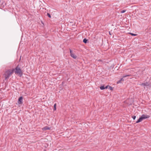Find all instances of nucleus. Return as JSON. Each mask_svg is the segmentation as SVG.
Listing matches in <instances>:
<instances>
[{"mask_svg":"<svg viewBox=\"0 0 151 151\" xmlns=\"http://www.w3.org/2000/svg\"><path fill=\"white\" fill-rule=\"evenodd\" d=\"M130 76V75H124L123 76V77L125 78V77H127V76Z\"/></svg>","mask_w":151,"mask_h":151,"instance_id":"11","label":"nucleus"},{"mask_svg":"<svg viewBox=\"0 0 151 151\" xmlns=\"http://www.w3.org/2000/svg\"><path fill=\"white\" fill-rule=\"evenodd\" d=\"M121 81H122L121 80H120L119 81L117 82V83H120L121 82Z\"/></svg>","mask_w":151,"mask_h":151,"instance_id":"19","label":"nucleus"},{"mask_svg":"<svg viewBox=\"0 0 151 151\" xmlns=\"http://www.w3.org/2000/svg\"><path fill=\"white\" fill-rule=\"evenodd\" d=\"M23 99V98L22 96H21L19 98L18 101V103L19 104H22Z\"/></svg>","mask_w":151,"mask_h":151,"instance_id":"5","label":"nucleus"},{"mask_svg":"<svg viewBox=\"0 0 151 151\" xmlns=\"http://www.w3.org/2000/svg\"><path fill=\"white\" fill-rule=\"evenodd\" d=\"M109 34H110V35H111V34H110V32H109Z\"/></svg>","mask_w":151,"mask_h":151,"instance_id":"22","label":"nucleus"},{"mask_svg":"<svg viewBox=\"0 0 151 151\" xmlns=\"http://www.w3.org/2000/svg\"><path fill=\"white\" fill-rule=\"evenodd\" d=\"M109 89L111 91H112L113 90V88L110 86H109Z\"/></svg>","mask_w":151,"mask_h":151,"instance_id":"12","label":"nucleus"},{"mask_svg":"<svg viewBox=\"0 0 151 151\" xmlns=\"http://www.w3.org/2000/svg\"><path fill=\"white\" fill-rule=\"evenodd\" d=\"M100 88L101 90H103L105 89V87L104 86L100 87Z\"/></svg>","mask_w":151,"mask_h":151,"instance_id":"8","label":"nucleus"},{"mask_svg":"<svg viewBox=\"0 0 151 151\" xmlns=\"http://www.w3.org/2000/svg\"><path fill=\"white\" fill-rule=\"evenodd\" d=\"M54 110H55L56 109V104H55L54 105Z\"/></svg>","mask_w":151,"mask_h":151,"instance_id":"14","label":"nucleus"},{"mask_svg":"<svg viewBox=\"0 0 151 151\" xmlns=\"http://www.w3.org/2000/svg\"><path fill=\"white\" fill-rule=\"evenodd\" d=\"M14 69H15V73L16 74H19L21 75H22V73L21 69L19 67L18 65Z\"/></svg>","mask_w":151,"mask_h":151,"instance_id":"3","label":"nucleus"},{"mask_svg":"<svg viewBox=\"0 0 151 151\" xmlns=\"http://www.w3.org/2000/svg\"><path fill=\"white\" fill-rule=\"evenodd\" d=\"M126 11H127L126 10H122V11H121L120 12V13H123L125 12Z\"/></svg>","mask_w":151,"mask_h":151,"instance_id":"10","label":"nucleus"},{"mask_svg":"<svg viewBox=\"0 0 151 151\" xmlns=\"http://www.w3.org/2000/svg\"><path fill=\"white\" fill-rule=\"evenodd\" d=\"M47 15L50 18H51V16L50 15V14L49 13H47Z\"/></svg>","mask_w":151,"mask_h":151,"instance_id":"13","label":"nucleus"},{"mask_svg":"<svg viewBox=\"0 0 151 151\" xmlns=\"http://www.w3.org/2000/svg\"><path fill=\"white\" fill-rule=\"evenodd\" d=\"M43 130H50V128L47 126H45L42 129Z\"/></svg>","mask_w":151,"mask_h":151,"instance_id":"6","label":"nucleus"},{"mask_svg":"<svg viewBox=\"0 0 151 151\" xmlns=\"http://www.w3.org/2000/svg\"><path fill=\"white\" fill-rule=\"evenodd\" d=\"M132 117L134 120L136 118V116H132Z\"/></svg>","mask_w":151,"mask_h":151,"instance_id":"16","label":"nucleus"},{"mask_svg":"<svg viewBox=\"0 0 151 151\" xmlns=\"http://www.w3.org/2000/svg\"><path fill=\"white\" fill-rule=\"evenodd\" d=\"M120 80H121L122 81H124V79H123V78H122Z\"/></svg>","mask_w":151,"mask_h":151,"instance_id":"21","label":"nucleus"},{"mask_svg":"<svg viewBox=\"0 0 151 151\" xmlns=\"http://www.w3.org/2000/svg\"><path fill=\"white\" fill-rule=\"evenodd\" d=\"M141 86H151V83H148L146 82L145 83H143L140 84Z\"/></svg>","mask_w":151,"mask_h":151,"instance_id":"4","label":"nucleus"},{"mask_svg":"<svg viewBox=\"0 0 151 151\" xmlns=\"http://www.w3.org/2000/svg\"><path fill=\"white\" fill-rule=\"evenodd\" d=\"M15 69H10L6 70L4 73V77L5 80H6L9 78L10 76L13 73Z\"/></svg>","mask_w":151,"mask_h":151,"instance_id":"1","label":"nucleus"},{"mask_svg":"<svg viewBox=\"0 0 151 151\" xmlns=\"http://www.w3.org/2000/svg\"><path fill=\"white\" fill-rule=\"evenodd\" d=\"M109 86H107L105 87V88H109Z\"/></svg>","mask_w":151,"mask_h":151,"instance_id":"17","label":"nucleus"},{"mask_svg":"<svg viewBox=\"0 0 151 151\" xmlns=\"http://www.w3.org/2000/svg\"><path fill=\"white\" fill-rule=\"evenodd\" d=\"M129 34H131L132 35V36H136V35H137L136 34H133V33H130V32L129 33Z\"/></svg>","mask_w":151,"mask_h":151,"instance_id":"15","label":"nucleus"},{"mask_svg":"<svg viewBox=\"0 0 151 151\" xmlns=\"http://www.w3.org/2000/svg\"><path fill=\"white\" fill-rule=\"evenodd\" d=\"M121 81H122L121 80H120L119 81L117 82V83H120L121 82Z\"/></svg>","mask_w":151,"mask_h":151,"instance_id":"18","label":"nucleus"},{"mask_svg":"<svg viewBox=\"0 0 151 151\" xmlns=\"http://www.w3.org/2000/svg\"><path fill=\"white\" fill-rule=\"evenodd\" d=\"M70 56L74 59H76L77 58V56L74 53L70 54Z\"/></svg>","mask_w":151,"mask_h":151,"instance_id":"7","label":"nucleus"},{"mask_svg":"<svg viewBox=\"0 0 151 151\" xmlns=\"http://www.w3.org/2000/svg\"><path fill=\"white\" fill-rule=\"evenodd\" d=\"M87 40L86 38H84L83 40V42L85 43H86L87 42Z\"/></svg>","mask_w":151,"mask_h":151,"instance_id":"9","label":"nucleus"},{"mask_svg":"<svg viewBox=\"0 0 151 151\" xmlns=\"http://www.w3.org/2000/svg\"><path fill=\"white\" fill-rule=\"evenodd\" d=\"M70 54H72V53H73V52H72V51L70 49Z\"/></svg>","mask_w":151,"mask_h":151,"instance_id":"20","label":"nucleus"},{"mask_svg":"<svg viewBox=\"0 0 151 151\" xmlns=\"http://www.w3.org/2000/svg\"><path fill=\"white\" fill-rule=\"evenodd\" d=\"M150 116L145 114H143L136 121V123H138L142 121L143 119H145L150 117Z\"/></svg>","mask_w":151,"mask_h":151,"instance_id":"2","label":"nucleus"}]
</instances>
